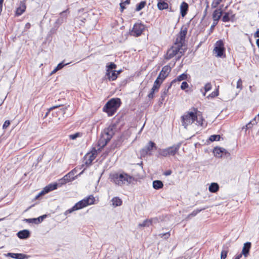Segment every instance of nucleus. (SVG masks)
<instances>
[{
    "label": "nucleus",
    "instance_id": "nucleus-1",
    "mask_svg": "<svg viewBox=\"0 0 259 259\" xmlns=\"http://www.w3.org/2000/svg\"><path fill=\"white\" fill-rule=\"evenodd\" d=\"M117 125L115 124H111L108 127L105 128L101 134L100 138L98 142V146L101 150L106 146L110 141L116 131Z\"/></svg>",
    "mask_w": 259,
    "mask_h": 259
},
{
    "label": "nucleus",
    "instance_id": "nucleus-2",
    "mask_svg": "<svg viewBox=\"0 0 259 259\" xmlns=\"http://www.w3.org/2000/svg\"><path fill=\"white\" fill-rule=\"evenodd\" d=\"M121 104V100L118 98L109 100L103 107V111L109 116H113Z\"/></svg>",
    "mask_w": 259,
    "mask_h": 259
},
{
    "label": "nucleus",
    "instance_id": "nucleus-3",
    "mask_svg": "<svg viewBox=\"0 0 259 259\" xmlns=\"http://www.w3.org/2000/svg\"><path fill=\"white\" fill-rule=\"evenodd\" d=\"M182 143L181 142L164 149H158V155L162 157L174 156L179 151Z\"/></svg>",
    "mask_w": 259,
    "mask_h": 259
},
{
    "label": "nucleus",
    "instance_id": "nucleus-4",
    "mask_svg": "<svg viewBox=\"0 0 259 259\" xmlns=\"http://www.w3.org/2000/svg\"><path fill=\"white\" fill-rule=\"evenodd\" d=\"M133 177L125 173H115L111 176V181L115 184L121 186L125 182L131 183Z\"/></svg>",
    "mask_w": 259,
    "mask_h": 259
},
{
    "label": "nucleus",
    "instance_id": "nucleus-5",
    "mask_svg": "<svg viewBox=\"0 0 259 259\" xmlns=\"http://www.w3.org/2000/svg\"><path fill=\"white\" fill-rule=\"evenodd\" d=\"M195 112H187L181 117L182 125L185 128H187L188 125L192 124L197 118L196 111L197 109L193 108Z\"/></svg>",
    "mask_w": 259,
    "mask_h": 259
},
{
    "label": "nucleus",
    "instance_id": "nucleus-6",
    "mask_svg": "<svg viewBox=\"0 0 259 259\" xmlns=\"http://www.w3.org/2000/svg\"><path fill=\"white\" fill-rule=\"evenodd\" d=\"M95 197L91 195L77 202L74 205L76 210L82 209L88 205L93 204L95 202Z\"/></svg>",
    "mask_w": 259,
    "mask_h": 259
},
{
    "label": "nucleus",
    "instance_id": "nucleus-7",
    "mask_svg": "<svg viewBox=\"0 0 259 259\" xmlns=\"http://www.w3.org/2000/svg\"><path fill=\"white\" fill-rule=\"evenodd\" d=\"M176 46H172L167 51V53L165 56V59L166 60H169L173 58L177 54H180L178 56L177 60H179L180 57L183 55L182 52L180 51L182 49V47H180V44H176Z\"/></svg>",
    "mask_w": 259,
    "mask_h": 259
},
{
    "label": "nucleus",
    "instance_id": "nucleus-8",
    "mask_svg": "<svg viewBox=\"0 0 259 259\" xmlns=\"http://www.w3.org/2000/svg\"><path fill=\"white\" fill-rule=\"evenodd\" d=\"M157 148L156 144L150 141L148 144L140 151V155L142 157H145L146 156H151L152 155V151L153 150H156Z\"/></svg>",
    "mask_w": 259,
    "mask_h": 259
},
{
    "label": "nucleus",
    "instance_id": "nucleus-9",
    "mask_svg": "<svg viewBox=\"0 0 259 259\" xmlns=\"http://www.w3.org/2000/svg\"><path fill=\"white\" fill-rule=\"evenodd\" d=\"M187 31L188 29L186 26H183L182 27L181 31L178 34V36L176 39L175 44H180V47H182L185 42Z\"/></svg>",
    "mask_w": 259,
    "mask_h": 259
},
{
    "label": "nucleus",
    "instance_id": "nucleus-10",
    "mask_svg": "<svg viewBox=\"0 0 259 259\" xmlns=\"http://www.w3.org/2000/svg\"><path fill=\"white\" fill-rule=\"evenodd\" d=\"M145 29V26L143 24L140 23H135L131 31V34L134 36H140L143 31Z\"/></svg>",
    "mask_w": 259,
    "mask_h": 259
},
{
    "label": "nucleus",
    "instance_id": "nucleus-11",
    "mask_svg": "<svg viewBox=\"0 0 259 259\" xmlns=\"http://www.w3.org/2000/svg\"><path fill=\"white\" fill-rule=\"evenodd\" d=\"M214 50L217 53V56L222 57L225 52L224 45L222 40L217 41L215 44Z\"/></svg>",
    "mask_w": 259,
    "mask_h": 259
},
{
    "label": "nucleus",
    "instance_id": "nucleus-12",
    "mask_svg": "<svg viewBox=\"0 0 259 259\" xmlns=\"http://www.w3.org/2000/svg\"><path fill=\"white\" fill-rule=\"evenodd\" d=\"M171 71V67L169 65H165L162 68L157 77L158 79L163 80L168 75L169 72Z\"/></svg>",
    "mask_w": 259,
    "mask_h": 259
},
{
    "label": "nucleus",
    "instance_id": "nucleus-13",
    "mask_svg": "<svg viewBox=\"0 0 259 259\" xmlns=\"http://www.w3.org/2000/svg\"><path fill=\"white\" fill-rule=\"evenodd\" d=\"M69 13L68 9H66L59 14V17L55 21V24L61 25L67 19V13Z\"/></svg>",
    "mask_w": 259,
    "mask_h": 259
},
{
    "label": "nucleus",
    "instance_id": "nucleus-14",
    "mask_svg": "<svg viewBox=\"0 0 259 259\" xmlns=\"http://www.w3.org/2000/svg\"><path fill=\"white\" fill-rule=\"evenodd\" d=\"M47 214L42 215L37 218L25 219L24 221L28 223H33L35 224H39L41 223L44 219L47 217Z\"/></svg>",
    "mask_w": 259,
    "mask_h": 259
},
{
    "label": "nucleus",
    "instance_id": "nucleus-15",
    "mask_svg": "<svg viewBox=\"0 0 259 259\" xmlns=\"http://www.w3.org/2000/svg\"><path fill=\"white\" fill-rule=\"evenodd\" d=\"M17 236L21 239H26L30 236V232L26 229L21 230L17 233Z\"/></svg>",
    "mask_w": 259,
    "mask_h": 259
},
{
    "label": "nucleus",
    "instance_id": "nucleus-16",
    "mask_svg": "<svg viewBox=\"0 0 259 259\" xmlns=\"http://www.w3.org/2000/svg\"><path fill=\"white\" fill-rule=\"evenodd\" d=\"M124 139L125 137L123 135H121L118 136L117 138V139L113 142L112 145V148H115L120 147L122 145Z\"/></svg>",
    "mask_w": 259,
    "mask_h": 259
},
{
    "label": "nucleus",
    "instance_id": "nucleus-17",
    "mask_svg": "<svg viewBox=\"0 0 259 259\" xmlns=\"http://www.w3.org/2000/svg\"><path fill=\"white\" fill-rule=\"evenodd\" d=\"M69 106V105L64 106L61 105L54 106L51 107L48 110V111L47 112V113L45 115V117H47L52 110L57 109L60 107H62V108H59V110L61 111L63 114H65V110L67 109V108Z\"/></svg>",
    "mask_w": 259,
    "mask_h": 259
},
{
    "label": "nucleus",
    "instance_id": "nucleus-18",
    "mask_svg": "<svg viewBox=\"0 0 259 259\" xmlns=\"http://www.w3.org/2000/svg\"><path fill=\"white\" fill-rule=\"evenodd\" d=\"M5 255L7 257H10L15 259H25L27 257L26 254L23 253H15L9 252L6 254Z\"/></svg>",
    "mask_w": 259,
    "mask_h": 259
},
{
    "label": "nucleus",
    "instance_id": "nucleus-19",
    "mask_svg": "<svg viewBox=\"0 0 259 259\" xmlns=\"http://www.w3.org/2000/svg\"><path fill=\"white\" fill-rule=\"evenodd\" d=\"M234 17V15L232 14V12L230 11L224 13V15L222 17V20L224 22H227L233 21Z\"/></svg>",
    "mask_w": 259,
    "mask_h": 259
},
{
    "label": "nucleus",
    "instance_id": "nucleus-20",
    "mask_svg": "<svg viewBox=\"0 0 259 259\" xmlns=\"http://www.w3.org/2000/svg\"><path fill=\"white\" fill-rule=\"evenodd\" d=\"M188 8V4L185 2H183L180 6V12L182 17H185L186 15Z\"/></svg>",
    "mask_w": 259,
    "mask_h": 259
},
{
    "label": "nucleus",
    "instance_id": "nucleus-21",
    "mask_svg": "<svg viewBox=\"0 0 259 259\" xmlns=\"http://www.w3.org/2000/svg\"><path fill=\"white\" fill-rule=\"evenodd\" d=\"M223 11L221 8L215 9L212 15L213 20L219 21L222 15Z\"/></svg>",
    "mask_w": 259,
    "mask_h": 259
},
{
    "label": "nucleus",
    "instance_id": "nucleus-22",
    "mask_svg": "<svg viewBox=\"0 0 259 259\" xmlns=\"http://www.w3.org/2000/svg\"><path fill=\"white\" fill-rule=\"evenodd\" d=\"M117 66L113 62H109L106 64V75H109L111 72L114 70Z\"/></svg>",
    "mask_w": 259,
    "mask_h": 259
},
{
    "label": "nucleus",
    "instance_id": "nucleus-23",
    "mask_svg": "<svg viewBox=\"0 0 259 259\" xmlns=\"http://www.w3.org/2000/svg\"><path fill=\"white\" fill-rule=\"evenodd\" d=\"M251 243L249 242H247L244 243V246L243 247L242 250V254H243L245 257H247L249 254V250L251 247Z\"/></svg>",
    "mask_w": 259,
    "mask_h": 259
},
{
    "label": "nucleus",
    "instance_id": "nucleus-24",
    "mask_svg": "<svg viewBox=\"0 0 259 259\" xmlns=\"http://www.w3.org/2000/svg\"><path fill=\"white\" fill-rule=\"evenodd\" d=\"M224 148L220 147H215L213 149L214 156L217 158H222V154L223 153Z\"/></svg>",
    "mask_w": 259,
    "mask_h": 259
},
{
    "label": "nucleus",
    "instance_id": "nucleus-25",
    "mask_svg": "<svg viewBox=\"0 0 259 259\" xmlns=\"http://www.w3.org/2000/svg\"><path fill=\"white\" fill-rule=\"evenodd\" d=\"M58 187V184L57 183L50 184L45 187V190L48 193L52 191L57 189Z\"/></svg>",
    "mask_w": 259,
    "mask_h": 259
},
{
    "label": "nucleus",
    "instance_id": "nucleus-26",
    "mask_svg": "<svg viewBox=\"0 0 259 259\" xmlns=\"http://www.w3.org/2000/svg\"><path fill=\"white\" fill-rule=\"evenodd\" d=\"M26 6L24 4H21L17 9H16L15 12L16 16H19L21 15L25 11Z\"/></svg>",
    "mask_w": 259,
    "mask_h": 259
},
{
    "label": "nucleus",
    "instance_id": "nucleus-27",
    "mask_svg": "<svg viewBox=\"0 0 259 259\" xmlns=\"http://www.w3.org/2000/svg\"><path fill=\"white\" fill-rule=\"evenodd\" d=\"M112 205L114 207L121 206L122 204V200L118 197H114L111 199Z\"/></svg>",
    "mask_w": 259,
    "mask_h": 259
},
{
    "label": "nucleus",
    "instance_id": "nucleus-28",
    "mask_svg": "<svg viewBox=\"0 0 259 259\" xmlns=\"http://www.w3.org/2000/svg\"><path fill=\"white\" fill-rule=\"evenodd\" d=\"M208 189L211 193H216L219 190V184L217 183H212L209 186Z\"/></svg>",
    "mask_w": 259,
    "mask_h": 259
},
{
    "label": "nucleus",
    "instance_id": "nucleus-29",
    "mask_svg": "<svg viewBox=\"0 0 259 259\" xmlns=\"http://www.w3.org/2000/svg\"><path fill=\"white\" fill-rule=\"evenodd\" d=\"M163 187V184L160 180H155L153 182V187L154 189L159 190Z\"/></svg>",
    "mask_w": 259,
    "mask_h": 259
},
{
    "label": "nucleus",
    "instance_id": "nucleus-30",
    "mask_svg": "<svg viewBox=\"0 0 259 259\" xmlns=\"http://www.w3.org/2000/svg\"><path fill=\"white\" fill-rule=\"evenodd\" d=\"M163 81L161 80L158 79V77H157L156 79L155 80L153 85L152 88V90L157 92L160 87L161 84L162 83Z\"/></svg>",
    "mask_w": 259,
    "mask_h": 259
},
{
    "label": "nucleus",
    "instance_id": "nucleus-31",
    "mask_svg": "<svg viewBox=\"0 0 259 259\" xmlns=\"http://www.w3.org/2000/svg\"><path fill=\"white\" fill-rule=\"evenodd\" d=\"M164 217L163 215H159L155 218H153L150 219L151 225L156 224L159 223L160 221L163 220Z\"/></svg>",
    "mask_w": 259,
    "mask_h": 259
},
{
    "label": "nucleus",
    "instance_id": "nucleus-32",
    "mask_svg": "<svg viewBox=\"0 0 259 259\" xmlns=\"http://www.w3.org/2000/svg\"><path fill=\"white\" fill-rule=\"evenodd\" d=\"M107 78L109 81H114L117 78V73H116V70H113L109 75H106Z\"/></svg>",
    "mask_w": 259,
    "mask_h": 259
},
{
    "label": "nucleus",
    "instance_id": "nucleus-33",
    "mask_svg": "<svg viewBox=\"0 0 259 259\" xmlns=\"http://www.w3.org/2000/svg\"><path fill=\"white\" fill-rule=\"evenodd\" d=\"M157 8L160 10L167 9L168 8V4L164 1L158 2Z\"/></svg>",
    "mask_w": 259,
    "mask_h": 259
},
{
    "label": "nucleus",
    "instance_id": "nucleus-34",
    "mask_svg": "<svg viewBox=\"0 0 259 259\" xmlns=\"http://www.w3.org/2000/svg\"><path fill=\"white\" fill-rule=\"evenodd\" d=\"M188 74L186 73H183L179 75L176 78L173 79V82H176L177 81H181L187 79Z\"/></svg>",
    "mask_w": 259,
    "mask_h": 259
},
{
    "label": "nucleus",
    "instance_id": "nucleus-35",
    "mask_svg": "<svg viewBox=\"0 0 259 259\" xmlns=\"http://www.w3.org/2000/svg\"><path fill=\"white\" fill-rule=\"evenodd\" d=\"M65 180L67 182H71L74 180V174L72 172H69L64 176Z\"/></svg>",
    "mask_w": 259,
    "mask_h": 259
},
{
    "label": "nucleus",
    "instance_id": "nucleus-36",
    "mask_svg": "<svg viewBox=\"0 0 259 259\" xmlns=\"http://www.w3.org/2000/svg\"><path fill=\"white\" fill-rule=\"evenodd\" d=\"M205 208H203L201 209H197L194 210H193L191 213H190L188 216V219H190L192 217H194L196 216L198 213H199L200 211H201L203 210H204Z\"/></svg>",
    "mask_w": 259,
    "mask_h": 259
},
{
    "label": "nucleus",
    "instance_id": "nucleus-37",
    "mask_svg": "<svg viewBox=\"0 0 259 259\" xmlns=\"http://www.w3.org/2000/svg\"><path fill=\"white\" fill-rule=\"evenodd\" d=\"M146 5V1H141L140 3L137 4L136 11L138 12L143 9Z\"/></svg>",
    "mask_w": 259,
    "mask_h": 259
},
{
    "label": "nucleus",
    "instance_id": "nucleus-38",
    "mask_svg": "<svg viewBox=\"0 0 259 259\" xmlns=\"http://www.w3.org/2000/svg\"><path fill=\"white\" fill-rule=\"evenodd\" d=\"M167 95V92H166V91H164V90L161 91V96L159 98V102H158L159 105H160L161 104H162L163 103Z\"/></svg>",
    "mask_w": 259,
    "mask_h": 259
},
{
    "label": "nucleus",
    "instance_id": "nucleus-39",
    "mask_svg": "<svg viewBox=\"0 0 259 259\" xmlns=\"http://www.w3.org/2000/svg\"><path fill=\"white\" fill-rule=\"evenodd\" d=\"M221 136L219 135H213L209 137V140L211 142L219 141L220 140Z\"/></svg>",
    "mask_w": 259,
    "mask_h": 259
},
{
    "label": "nucleus",
    "instance_id": "nucleus-40",
    "mask_svg": "<svg viewBox=\"0 0 259 259\" xmlns=\"http://www.w3.org/2000/svg\"><path fill=\"white\" fill-rule=\"evenodd\" d=\"M222 158H226L227 159H231V154L226 149L224 148L223 153L222 154Z\"/></svg>",
    "mask_w": 259,
    "mask_h": 259
},
{
    "label": "nucleus",
    "instance_id": "nucleus-41",
    "mask_svg": "<svg viewBox=\"0 0 259 259\" xmlns=\"http://www.w3.org/2000/svg\"><path fill=\"white\" fill-rule=\"evenodd\" d=\"M151 225L150 219H146L142 223L139 224V227H149Z\"/></svg>",
    "mask_w": 259,
    "mask_h": 259
},
{
    "label": "nucleus",
    "instance_id": "nucleus-42",
    "mask_svg": "<svg viewBox=\"0 0 259 259\" xmlns=\"http://www.w3.org/2000/svg\"><path fill=\"white\" fill-rule=\"evenodd\" d=\"M131 0H125L124 2H121L120 4V7L121 11L122 12L125 9V5L130 4Z\"/></svg>",
    "mask_w": 259,
    "mask_h": 259
},
{
    "label": "nucleus",
    "instance_id": "nucleus-43",
    "mask_svg": "<svg viewBox=\"0 0 259 259\" xmlns=\"http://www.w3.org/2000/svg\"><path fill=\"white\" fill-rule=\"evenodd\" d=\"M223 0H213L211 4V8L212 9L216 8L220 4Z\"/></svg>",
    "mask_w": 259,
    "mask_h": 259
},
{
    "label": "nucleus",
    "instance_id": "nucleus-44",
    "mask_svg": "<svg viewBox=\"0 0 259 259\" xmlns=\"http://www.w3.org/2000/svg\"><path fill=\"white\" fill-rule=\"evenodd\" d=\"M82 136V134L79 132L76 133L74 134L69 135V138L71 140H75L78 137H80Z\"/></svg>",
    "mask_w": 259,
    "mask_h": 259
},
{
    "label": "nucleus",
    "instance_id": "nucleus-45",
    "mask_svg": "<svg viewBox=\"0 0 259 259\" xmlns=\"http://www.w3.org/2000/svg\"><path fill=\"white\" fill-rule=\"evenodd\" d=\"M219 95V91L218 90H216L215 91L212 92L210 94H209L207 98L209 99V98H213L215 97H217Z\"/></svg>",
    "mask_w": 259,
    "mask_h": 259
},
{
    "label": "nucleus",
    "instance_id": "nucleus-46",
    "mask_svg": "<svg viewBox=\"0 0 259 259\" xmlns=\"http://www.w3.org/2000/svg\"><path fill=\"white\" fill-rule=\"evenodd\" d=\"M199 114L197 115V120H195L197 122L196 124H197L198 125L203 126V121L204 120V119L202 116L199 118Z\"/></svg>",
    "mask_w": 259,
    "mask_h": 259
},
{
    "label": "nucleus",
    "instance_id": "nucleus-47",
    "mask_svg": "<svg viewBox=\"0 0 259 259\" xmlns=\"http://www.w3.org/2000/svg\"><path fill=\"white\" fill-rule=\"evenodd\" d=\"M170 236V232H167L165 233H160L159 234V236L161 238H163L165 239H168Z\"/></svg>",
    "mask_w": 259,
    "mask_h": 259
},
{
    "label": "nucleus",
    "instance_id": "nucleus-48",
    "mask_svg": "<svg viewBox=\"0 0 259 259\" xmlns=\"http://www.w3.org/2000/svg\"><path fill=\"white\" fill-rule=\"evenodd\" d=\"M70 63H64V61H62V62L59 63L58 65L56 67V70H59L63 68L65 66H66L67 65L69 64Z\"/></svg>",
    "mask_w": 259,
    "mask_h": 259
},
{
    "label": "nucleus",
    "instance_id": "nucleus-49",
    "mask_svg": "<svg viewBox=\"0 0 259 259\" xmlns=\"http://www.w3.org/2000/svg\"><path fill=\"white\" fill-rule=\"evenodd\" d=\"M228 252V249H223L221 252V259H225L227 256Z\"/></svg>",
    "mask_w": 259,
    "mask_h": 259
},
{
    "label": "nucleus",
    "instance_id": "nucleus-50",
    "mask_svg": "<svg viewBox=\"0 0 259 259\" xmlns=\"http://www.w3.org/2000/svg\"><path fill=\"white\" fill-rule=\"evenodd\" d=\"M218 21H215V20H213V23L211 25V26H210V28L209 29V34H210L212 32L214 27H215V26L218 24Z\"/></svg>",
    "mask_w": 259,
    "mask_h": 259
},
{
    "label": "nucleus",
    "instance_id": "nucleus-51",
    "mask_svg": "<svg viewBox=\"0 0 259 259\" xmlns=\"http://www.w3.org/2000/svg\"><path fill=\"white\" fill-rule=\"evenodd\" d=\"M211 89V83L208 82L206 84H205V85L204 86V90L205 91V93L210 91Z\"/></svg>",
    "mask_w": 259,
    "mask_h": 259
},
{
    "label": "nucleus",
    "instance_id": "nucleus-52",
    "mask_svg": "<svg viewBox=\"0 0 259 259\" xmlns=\"http://www.w3.org/2000/svg\"><path fill=\"white\" fill-rule=\"evenodd\" d=\"M189 87L188 83L186 81H183L181 85V89L182 90H185Z\"/></svg>",
    "mask_w": 259,
    "mask_h": 259
},
{
    "label": "nucleus",
    "instance_id": "nucleus-53",
    "mask_svg": "<svg viewBox=\"0 0 259 259\" xmlns=\"http://www.w3.org/2000/svg\"><path fill=\"white\" fill-rule=\"evenodd\" d=\"M59 26L55 24V26L50 30V33L51 34L55 33Z\"/></svg>",
    "mask_w": 259,
    "mask_h": 259
},
{
    "label": "nucleus",
    "instance_id": "nucleus-54",
    "mask_svg": "<svg viewBox=\"0 0 259 259\" xmlns=\"http://www.w3.org/2000/svg\"><path fill=\"white\" fill-rule=\"evenodd\" d=\"M175 83H176V82H173V80H172L169 84H168L165 86V87L163 90L166 91V92L168 93V90L171 88L172 85Z\"/></svg>",
    "mask_w": 259,
    "mask_h": 259
},
{
    "label": "nucleus",
    "instance_id": "nucleus-55",
    "mask_svg": "<svg viewBox=\"0 0 259 259\" xmlns=\"http://www.w3.org/2000/svg\"><path fill=\"white\" fill-rule=\"evenodd\" d=\"M76 209L74 207V206H73L72 207H71V208L70 209H67L66 211H65V212H64V214L65 215H67L69 213H72L73 211H75Z\"/></svg>",
    "mask_w": 259,
    "mask_h": 259
},
{
    "label": "nucleus",
    "instance_id": "nucleus-56",
    "mask_svg": "<svg viewBox=\"0 0 259 259\" xmlns=\"http://www.w3.org/2000/svg\"><path fill=\"white\" fill-rule=\"evenodd\" d=\"M68 182L66 181V180H65L64 177H63V178L59 180V183H58V186H61L62 185H64Z\"/></svg>",
    "mask_w": 259,
    "mask_h": 259
},
{
    "label": "nucleus",
    "instance_id": "nucleus-57",
    "mask_svg": "<svg viewBox=\"0 0 259 259\" xmlns=\"http://www.w3.org/2000/svg\"><path fill=\"white\" fill-rule=\"evenodd\" d=\"M10 124V121L9 120H6L3 124V128L6 129Z\"/></svg>",
    "mask_w": 259,
    "mask_h": 259
},
{
    "label": "nucleus",
    "instance_id": "nucleus-58",
    "mask_svg": "<svg viewBox=\"0 0 259 259\" xmlns=\"http://www.w3.org/2000/svg\"><path fill=\"white\" fill-rule=\"evenodd\" d=\"M155 91L151 90L150 93L148 95V97L149 99H152L154 98V94Z\"/></svg>",
    "mask_w": 259,
    "mask_h": 259
},
{
    "label": "nucleus",
    "instance_id": "nucleus-59",
    "mask_svg": "<svg viewBox=\"0 0 259 259\" xmlns=\"http://www.w3.org/2000/svg\"><path fill=\"white\" fill-rule=\"evenodd\" d=\"M242 80L240 78L238 80L237 82V88L240 89V90L242 89Z\"/></svg>",
    "mask_w": 259,
    "mask_h": 259
},
{
    "label": "nucleus",
    "instance_id": "nucleus-60",
    "mask_svg": "<svg viewBox=\"0 0 259 259\" xmlns=\"http://www.w3.org/2000/svg\"><path fill=\"white\" fill-rule=\"evenodd\" d=\"M255 124H253V122L250 121L249 122H248L246 125H245V128L246 130L250 129L251 128L253 125Z\"/></svg>",
    "mask_w": 259,
    "mask_h": 259
},
{
    "label": "nucleus",
    "instance_id": "nucleus-61",
    "mask_svg": "<svg viewBox=\"0 0 259 259\" xmlns=\"http://www.w3.org/2000/svg\"><path fill=\"white\" fill-rule=\"evenodd\" d=\"M171 170H167L166 171H165L164 172V175H165V176H169L171 174Z\"/></svg>",
    "mask_w": 259,
    "mask_h": 259
},
{
    "label": "nucleus",
    "instance_id": "nucleus-62",
    "mask_svg": "<svg viewBox=\"0 0 259 259\" xmlns=\"http://www.w3.org/2000/svg\"><path fill=\"white\" fill-rule=\"evenodd\" d=\"M47 193H48V192H47V191H46L45 190V188H44L43 189V190H42L41 192H40L38 193V195H39L40 196H41L44 195H45V194H47Z\"/></svg>",
    "mask_w": 259,
    "mask_h": 259
},
{
    "label": "nucleus",
    "instance_id": "nucleus-63",
    "mask_svg": "<svg viewBox=\"0 0 259 259\" xmlns=\"http://www.w3.org/2000/svg\"><path fill=\"white\" fill-rule=\"evenodd\" d=\"M254 37H255V38H259V28L254 33Z\"/></svg>",
    "mask_w": 259,
    "mask_h": 259
},
{
    "label": "nucleus",
    "instance_id": "nucleus-64",
    "mask_svg": "<svg viewBox=\"0 0 259 259\" xmlns=\"http://www.w3.org/2000/svg\"><path fill=\"white\" fill-rule=\"evenodd\" d=\"M30 27H31V24L29 23H27L25 24V29L26 30L28 29H29L30 28Z\"/></svg>",
    "mask_w": 259,
    "mask_h": 259
}]
</instances>
